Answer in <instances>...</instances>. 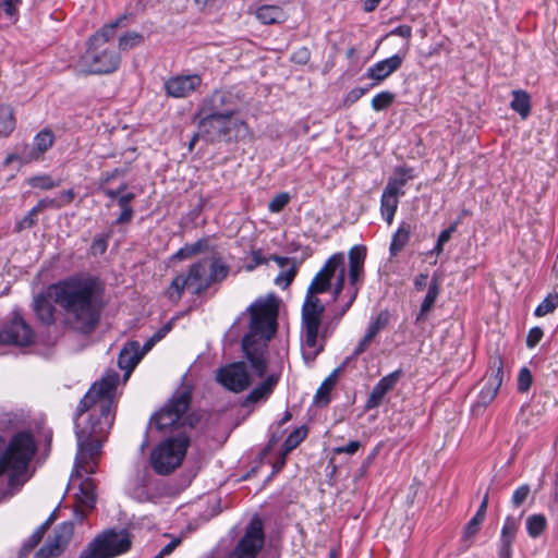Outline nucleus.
<instances>
[{
  "label": "nucleus",
  "instance_id": "nucleus-35",
  "mask_svg": "<svg viewBox=\"0 0 558 558\" xmlns=\"http://www.w3.org/2000/svg\"><path fill=\"white\" fill-rule=\"evenodd\" d=\"M546 526L547 520L543 514H532L526 519V531L533 538L538 537L545 531Z\"/></svg>",
  "mask_w": 558,
  "mask_h": 558
},
{
  "label": "nucleus",
  "instance_id": "nucleus-19",
  "mask_svg": "<svg viewBox=\"0 0 558 558\" xmlns=\"http://www.w3.org/2000/svg\"><path fill=\"white\" fill-rule=\"evenodd\" d=\"M402 372L397 369L386 376H384L373 388L371 395L368 396L365 409L372 410L378 408L385 398V396L393 389L397 385L399 378L401 377Z\"/></svg>",
  "mask_w": 558,
  "mask_h": 558
},
{
  "label": "nucleus",
  "instance_id": "nucleus-54",
  "mask_svg": "<svg viewBox=\"0 0 558 558\" xmlns=\"http://www.w3.org/2000/svg\"><path fill=\"white\" fill-rule=\"evenodd\" d=\"M544 332L539 327H533L530 329L526 337V345L529 348H534L543 338Z\"/></svg>",
  "mask_w": 558,
  "mask_h": 558
},
{
  "label": "nucleus",
  "instance_id": "nucleus-30",
  "mask_svg": "<svg viewBox=\"0 0 558 558\" xmlns=\"http://www.w3.org/2000/svg\"><path fill=\"white\" fill-rule=\"evenodd\" d=\"M487 505H488V495L486 494L484 496L476 513L474 514V517L469 521V523L464 527L463 537L465 539H471L480 531L481 524L483 523L485 515H486Z\"/></svg>",
  "mask_w": 558,
  "mask_h": 558
},
{
  "label": "nucleus",
  "instance_id": "nucleus-11",
  "mask_svg": "<svg viewBox=\"0 0 558 558\" xmlns=\"http://www.w3.org/2000/svg\"><path fill=\"white\" fill-rule=\"evenodd\" d=\"M192 389L187 386L178 389L169 402L150 420V424L158 430L174 427L190 407Z\"/></svg>",
  "mask_w": 558,
  "mask_h": 558
},
{
  "label": "nucleus",
  "instance_id": "nucleus-10",
  "mask_svg": "<svg viewBox=\"0 0 558 558\" xmlns=\"http://www.w3.org/2000/svg\"><path fill=\"white\" fill-rule=\"evenodd\" d=\"M131 547V541L125 533L106 531L95 537L77 558H113Z\"/></svg>",
  "mask_w": 558,
  "mask_h": 558
},
{
  "label": "nucleus",
  "instance_id": "nucleus-27",
  "mask_svg": "<svg viewBox=\"0 0 558 558\" xmlns=\"http://www.w3.org/2000/svg\"><path fill=\"white\" fill-rule=\"evenodd\" d=\"M288 16V13L279 5L264 4L255 11V17L265 25L282 24Z\"/></svg>",
  "mask_w": 558,
  "mask_h": 558
},
{
  "label": "nucleus",
  "instance_id": "nucleus-5",
  "mask_svg": "<svg viewBox=\"0 0 558 558\" xmlns=\"http://www.w3.org/2000/svg\"><path fill=\"white\" fill-rule=\"evenodd\" d=\"M36 450L33 437L28 433H19L5 447L0 436V476H9V486L21 485L20 476L23 475Z\"/></svg>",
  "mask_w": 558,
  "mask_h": 558
},
{
  "label": "nucleus",
  "instance_id": "nucleus-50",
  "mask_svg": "<svg viewBox=\"0 0 558 558\" xmlns=\"http://www.w3.org/2000/svg\"><path fill=\"white\" fill-rule=\"evenodd\" d=\"M269 258L263 256L260 250H254L251 253V262L245 266L247 271L254 270L257 266L267 264Z\"/></svg>",
  "mask_w": 558,
  "mask_h": 558
},
{
  "label": "nucleus",
  "instance_id": "nucleus-41",
  "mask_svg": "<svg viewBox=\"0 0 558 558\" xmlns=\"http://www.w3.org/2000/svg\"><path fill=\"white\" fill-rule=\"evenodd\" d=\"M306 429L296 428L294 429L283 442V457L299 446V444L305 438Z\"/></svg>",
  "mask_w": 558,
  "mask_h": 558
},
{
  "label": "nucleus",
  "instance_id": "nucleus-20",
  "mask_svg": "<svg viewBox=\"0 0 558 558\" xmlns=\"http://www.w3.org/2000/svg\"><path fill=\"white\" fill-rule=\"evenodd\" d=\"M367 250L364 245H355L349 251V283L350 288H360L364 279V263Z\"/></svg>",
  "mask_w": 558,
  "mask_h": 558
},
{
  "label": "nucleus",
  "instance_id": "nucleus-63",
  "mask_svg": "<svg viewBox=\"0 0 558 558\" xmlns=\"http://www.w3.org/2000/svg\"><path fill=\"white\" fill-rule=\"evenodd\" d=\"M458 225H459V222L456 221L452 225H450L449 228L442 230L439 233L437 241L440 242V244L447 243L450 240L452 233L457 230Z\"/></svg>",
  "mask_w": 558,
  "mask_h": 558
},
{
  "label": "nucleus",
  "instance_id": "nucleus-42",
  "mask_svg": "<svg viewBox=\"0 0 558 558\" xmlns=\"http://www.w3.org/2000/svg\"><path fill=\"white\" fill-rule=\"evenodd\" d=\"M395 101V94L391 92H381L375 95L372 99V108L375 111L387 109Z\"/></svg>",
  "mask_w": 558,
  "mask_h": 558
},
{
  "label": "nucleus",
  "instance_id": "nucleus-44",
  "mask_svg": "<svg viewBox=\"0 0 558 558\" xmlns=\"http://www.w3.org/2000/svg\"><path fill=\"white\" fill-rule=\"evenodd\" d=\"M332 389V387H329L323 381L314 396V403L318 407L327 405L330 402V392Z\"/></svg>",
  "mask_w": 558,
  "mask_h": 558
},
{
  "label": "nucleus",
  "instance_id": "nucleus-38",
  "mask_svg": "<svg viewBox=\"0 0 558 558\" xmlns=\"http://www.w3.org/2000/svg\"><path fill=\"white\" fill-rule=\"evenodd\" d=\"M27 183L29 186L34 189H39L44 191L54 189L59 185V182L54 181L49 174H39L31 177L27 180Z\"/></svg>",
  "mask_w": 558,
  "mask_h": 558
},
{
  "label": "nucleus",
  "instance_id": "nucleus-57",
  "mask_svg": "<svg viewBox=\"0 0 558 558\" xmlns=\"http://www.w3.org/2000/svg\"><path fill=\"white\" fill-rule=\"evenodd\" d=\"M361 442L357 441V440H351L348 445L345 446H340V447H336L333 449L335 453L337 454H341V453H347V454H354L360 448H361Z\"/></svg>",
  "mask_w": 558,
  "mask_h": 558
},
{
  "label": "nucleus",
  "instance_id": "nucleus-52",
  "mask_svg": "<svg viewBox=\"0 0 558 558\" xmlns=\"http://www.w3.org/2000/svg\"><path fill=\"white\" fill-rule=\"evenodd\" d=\"M530 495V486L524 484L518 487L512 495V504L515 507L521 506Z\"/></svg>",
  "mask_w": 558,
  "mask_h": 558
},
{
  "label": "nucleus",
  "instance_id": "nucleus-25",
  "mask_svg": "<svg viewBox=\"0 0 558 558\" xmlns=\"http://www.w3.org/2000/svg\"><path fill=\"white\" fill-rule=\"evenodd\" d=\"M142 357L143 353H140V343L137 341H131L121 349L118 356V365L121 369L125 371V377H129Z\"/></svg>",
  "mask_w": 558,
  "mask_h": 558
},
{
  "label": "nucleus",
  "instance_id": "nucleus-2",
  "mask_svg": "<svg viewBox=\"0 0 558 558\" xmlns=\"http://www.w3.org/2000/svg\"><path fill=\"white\" fill-rule=\"evenodd\" d=\"M246 312L250 314V326L242 339V350L253 372L250 373L246 363L241 361L227 364L216 373L217 383L235 393L246 390L256 378L266 375L268 341L277 331V299L272 295L258 298Z\"/></svg>",
  "mask_w": 558,
  "mask_h": 558
},
{
  "label": "nucleus",
  "instance_id": "nucleus-46",
  "mask_svg": "<svg viewBox=\"0 0 558 558\" xmlns=\"http://www.w3.org/2000/svg\"><path fill=\"white\" fill-rule=\"evenodd\" d=\"M337 279H336V283L333 286V291H332V300L336 301L341 292L343 291L344 289V276H345V265H344V255L342 254V266L341 268H338L337 270Z\"/></svg>",
  "mask_w": 558,
  "mask_h": 558
},
{
  "label": "nucleus",
  "instance_id": "nucleus-17",
  "mask_svg": "<svg viewBox=\"0 0 558 558\" xmlns=\"http://www.w3.org/2000/svg\"><path fill=\"white\" fill-rule=\"evenodd\" d=\"M74 525L72 522H63L58 525L46 544L36 553L37 558H54L62 554L73 536Z\"/></svg>",
  "mask_w": 558,
  "mask_h": 558
},
{
  "label": "nucleus",
  "instance_id": "nucleus-51",
  "mask_svg": "<svg viewBox=\"0 0 558 558\" xmlns=\"http://www.w3.org/2000/svg\"><path fill=\"white\" fill-rule=\"evenodd\" d=\"M368 92V88L355 87L351 89L343 99V105L350 107Z\"/></svg>",
  "mask_w": 558,
  "mask_h": 558
},
{
  "label": "nucleus",
  "instance_id": "nucleus-6",
  "mask_svg": "<svg viewBox=\"0 0 558 558\" xmlns=\"http://www.w3.org/2000/svg\"><path fill=\"white\" fill-rule=\"evenodd\" d=\"M197 125L202 137L209 143H238L252 136L248 124L236 116L202 119Z\"/></svg>",
  "mask_w": 558,
  "mask_h": 558
},
{
  "label": "nucleus",
  "instance_id": "nucleus-1",
  "mask_svg": "<svg viewBox=\"0 0 558 558\" xmlns=\"http://www.w3.org/2000/svg\"><path fill=\"white\" fill-rule=\"evenodd\" d=\"M54 304L62 310L64 327L81 335H89L100 322L104 289L97 278L84 274L50 284L46 292L37 294L33 300V310L41 324L50 326L56 323Z\"/></svg>",
  "mask_w": 558,
  "mask_h": 558
},
{
  "label": "nucleus",
  "instance_id": "nucleus-56",
  "mask_svg": "<svg viewBox=\"0 0 558 558\" xmlns=\"http://www.w3.org/2000/svg\"><path fill=\"white\" fill-rule=\"evenodd\" d=\"M351 361V357H347L340 366H338L333 372L324 380L325 384H327L329 387L335 388L339 374L345 368V366Z\"/></svg>",
  "mask_w": 558,
  "mask_h": 558
},
{
  "label": "nucleus",
  "instance_id": "nucleus-58",
  "mask_svg": "<svg viewBox=\"0 0 558 558\" xmlns=\"http://www.w3.org/2000/svg\"><path fill=\"white\" fill-rule=\"evenodd\" d=\"M373 339L374 338L368 337V335L365 333L364 337L360 340V342L355 347V349L353 350L352 355L350 356L351 360L356 359L359 355H361L363 352H365L366 349L369 347Z\"/></svg>",
  "mask_w": 558,
  "mask_h": 558
},
{
  "label": "nucleus",
  "instance_id": "nucleus-55",
  "mask_svg": "<svg viewBox=\"0 0 558 558\" xmlns=\"http://www.w3.org/2000/svg\"><path fill=\"white\" fill-rule=\"evenodd\" d=\"M202 11L211 12L221 7L225 0H194Z\"/></svg>",
  "mask_w": 558,
  "mask_h": 558
},
{
  "label": "nucleus",
  "instance_id": "nucleus-61",
  "mask_svg": "<svg viewBox=\"0 0 558 558\" xmlns=\"http://www.w3.org/2000/svg\"><path fill=\"white\" fill-rule=\"evenodd\" d=\"M35 210L41 213L48 208L59 209L56 203V198L45 197L38 201V203L34 206Z\"/></svg>",
  "mask_w": 558,
  "mask_h": 558
},
{
  "label": "nucleus",
  "instance_id": "nucleus-26",
  "mask_svg": "<svg viewBox=\"0 0 558 558\" xmlns=\"http://www.w3.org/2000/svg\"><path fill=\"white\" fill-rule=\"evenodd\" d=\"M278 379V376L275 374L267 376L259 385L251 390V392L245 397L243 404L248 405L267 400L272 393Z\"/></svg>",
  "mask_w": 558,
  "mask_h": 558
},
{
  "label": "nucleus",
  "instance_id": "nucleus-53",
  "mask_svg": "<svg viewBox=\"0 0 558 558\" xmlns=\"http://www.w3.org/2000/svg\"><path fill=\"white\" fill-rule=\"evenodd\" d=\"M75 192L72 189L60 192L54 198L58 208L64 207L73 202Z\"/></svg>",
  "mask_w": 558,
  "mask_h": 558
},
{
  "label": "nucleus",
  "instance_id": "nucleus-24",
  "mask_svg": "<svg viewBox=\"0 0 558 558\" xmlns=\"http://www.w3.org/2000/svg\"><path fill=\"white\" fill-rule=\"evenodd\" d=\"M519 529V521L515 518L507 517L500 533L499 558H511L512 544Z\"/></svg>",
  "mask_w": 558,
  "mask_h": 558
},
{
  "label": "nucleus",
  "instance_id": "nucleus-37",
  "mask_svg": "<svg viewBox=\"0 0 558 558\" xmlns=\"http://www.w3.org/2000/svg\"><path fill=\"white\" fill-rule=\"evenodd\" d=\"M299 265L300 264L298 262H292V265L289 267V269L281 270L277 275L275 278V283L282 289L288 288L293 282L298 274Z\"/></svg>",
  "mask_w": 558,
  "mask_h": 558
},
{
  "label": "nucleus",
  "instance_id": "nucleus-45",
  "mask_svg": "<svg viewBox=\"0 0 558 558\" xmlns=\"http://www.w3.org/2000/svg\"><path fill=\"white\" fill-rule=\"evenodd\" d=\"M289 201L290 195L288 193H279L269 202L268 209L274 214L280 213L288 205Z\"/></svg>",
  "mask_w": 558,
  "mask_h": 558
},
{
  "label": "nucleus",
  "instance_id": "nucleus-32",
  "mask_svg": "<svg viewBox=\"0 0 558 558\" xmlns=\"http://www.w3.org/2000/svg\"><path fill=\"white\" fill-rule=\"evenodd\" d=\"M510 107L525 119L531 110L529 94L524 90H513Z\"/></svg>",
  "mask_w": 558,
  "mask_h": 558
},
{
  "label": "nucleus",
  "instance_id": "nucleus-3",
  "mask_svg": "<svg viewBox=\"0 0 558 558\" xmlns=\"http://www.w3.org/2000/svg\"><path fill=\"white\" fill-rule=\"evenodd\" d=\"M119 374L116 371H108L99 381L93 384L76 409V421L85 413L89 414V427L80 428L76 422L77 453L75 466L80 468L84 458L96 459L101 449V441L98 439L112 426L114 420L113 397Z\"/></svg>",
  "mask_w": 558,
  "mask_h": 558
},
{
  "label": "nucleus",
  "instance_id": "nucleus-15",
  "mask_svg": "<svg viewBox=\"0 0 558 558\" xmlns=\"http://www.w3.org/2000/svg\"><path fill=\"white\" fill-rule=\"evenodd\" d=\"M203 85V77L198 73L171 75L163 82V89L168 97L187 98L198 92Z\"/></svg>",
  "mask_w": 558,
  "mask_h": 558
},
{
  "label": "nucleus",
  "instance_id": "nucleus-40",
  "mask_svg": "<svg viewBox=\"0 0 558 558\" xmlns=\"http://www.w3.org/2000/svg\"><path fill=\"white\" fill-rule=\"evenodd\" d=\"M144 38L140 33L130 32L125 33L119 38V49L122 51L130 50L134 47L140 46Z\"/></svg>",
  "mask_w": 558,
  "mask_h": 558
},
{
  "label": "nucleus",
  "instance_id": "nucleus-12",
  "mask_svg": "<svg viewBox=\"0 0 558 558\" xmlns=\"http://www.w3.org/2000/svg\"><path fill=\"white\" fill-rule=\"evenodd\" d=\"M120 56L111 48L89 45L80 64L87 74H110L118 70Z\"/></svg>",
  "mask_w": 558,
  "mask_h": 558
},
{
  "label": "nucleus",
  "instance_id": "nucleus-60",
  "mask_svg": "<svg viewBox=\"0 0 558 558\" xmlns=\"http://www.w3.org/2000/svg\"><path fill=\"white\" fill-rule=\"evenodd\" d=\"M96 464V459L89 460L87 458H84L80 468H76L74 465V471L76 472L77 475H80L81 471H84L87 474H93L95 473Z\"/></svg>",
  "mask_w": 558,
  "mask_h": 558
},
{
  "label": "nucleus",
  "instance_id": "nucleus-64",
  "mask_svg": "<svg viewBox=\"0 0 558 558\" xmlns=\"http://www.w3.org/2000/svg\"><path fill=\"white\" fill-rule=\"evenodd\" d=\"M21 0H2V7L7 15L13 16L16 13Z\"/></svg>",
  "mask_w": 558,
  "mask_h": 558
},
{
  "label": "nucleus",
  "instance_id": "nucleus-4",
  "mask_svg": "<svg viewBox=\"0 0 558 558\" xmlns=\"http://www.w3.org/2000/svg\"><path fill=\"white\" fill-rule=\"evenodd\" d=\"M341 266L342 253H335L326 260L307 288L301 310L302 355L306 362H313L316 359L324 350L326 338L332 332L329 325L322 327L325 306L317 294L330 290L331 279Z\"/></svg>",
  "mask_w": 558,
  "mask_h": 558
},
{
  "label": "nucleus",
  "instance_id": "nucleus-16",
  "mask_svg": "<svg viewBox=\"0 0 558 558\" xmlns=\"http://www.w3.org/2000/svg\"><path fill=\"white\" fill-rule=\"evenodd\" d=\"M34 332L29 325L14 313L12 320L0 330V343L25 347L34 341Z\"/></svg>",
  "mask_w": 558,
  "mask_h": 558
},
{
  "label": "nucleus",
  "instance_id": "nucleus-47",
  "mask_svg": "<svg viewBox=\"0 0 558 558\" xmlns=\"http://www.w3.org/2000/svg\"><path fill=\"white\" fill-rule=\"evenodd\" d=\"M533 383L531 371L527 367H522L518 375V390L526 392Z\"/></svg>",
  "mask_w": 558,
  "mask_h": 558
},
{
  "label": "nucleus",
  "instance_id": "nucleus-14",
  "mask_svg": "<svg viewBox=\"0 0 558 558\" xmlns=\"http://www.w3.org/2000/svg\"><path fill=\"white\" fill-rule=\"evenodd\" d=\"M236 112L238 110L232 94L227 90L216 89L202 100L195 117L198 120L234 117Z\"/></svg>",
  "mask_w": 558,
  "mask_h": 558
},
{
  "label": "nucleus",
  "instance_id": "nucleus-48",
  "mask_svg": "<svg viewBox=\"0 0 558 558\" xmlns=\"http://www.w3.org/2000/svg\"><path fill=\"white\" fill-rule=\"evenodd\" d=\"M38 211L33 207L15 226L16 231L31 229L37 223Z\"/></svg>",
  "mask_w": 558,
  "mask_h": 558
},
{
  "label": "nucleus",
  "instance_id": "nucleus-39",
  "mask_svg": "<svg viewBox=\"0 0 558 558\" xmlns=\"http://www.w3.org/2000/svg\"><path fill=\"white\" fill-rule=\"evenodd\" d=\"M388 312L379 313L368 325L366 332L368 337L375 338L388 324Z\"/></svg>",
  "mask_w": 558,
  "mask_h": 558
},
{
  "label": "nucleus",
  "instance_id": "nucleus-8",
  "mask_svg": "<svg viewBox=\"0 0 558 558\" xmlns=\"http://www.w3.org/2000/svg\"><path fill=\"white\" fill-rule=\"evenodd\" d=\"M210 283L206 276L205 266L202 260H197L190 265L186 272L177 275L167 289V296L171 302H179L182 299L184 290L187 289L193 295H201Z\"/></svg>",
  "mask_w": 558,
  "mask_h": 558
},
{
  "label": "nucleus",
  "instance_id": "nucleus-33",
  "mask_svg": "<svg viewBox=\"0 0 558 558\" xmlns=\"http://www.w3.org/2000/svg\"><path fill=\"white\" fill-rule=\"evenodd\" d=\"M15 129L13 109L8 105L0 106V136H9Z\"/></svg>",
  "mask_w": 558,
  "mask_h": 558
},
{
  "label": "nucleus",
  "instance_id": "nucleus-49",
  "mask_svg": "<svg viewBox=\"0 0 558 558\" xmlns=\"http://www.w3.org/2000/svg\"><path fill=\"white\" fill-rule=\"evenodd\" d=\"M110 234L107 233L105 235H98L94 239L90 245V252L93 255L104 254L108 247V239Z\"/></svg>",
  "mask_w": 558,
  "mask_h": 558
},
{
  "label": "nucleus",
  "instance_id": "nucleus-13",
  "mask_svg": "<svg viewBox=\"0 0 558 558\" xmlns=\"http://www.w3.org/2000/svg\"><path fill=\"white\" fill-rule=\"evenodd\" d=\"M265 544L263 522L258 518L251 520L243 536L225 558H257Z\"/></svg>",
  "mask_w": 558,
  "mask_h": 558
},
{
  "label": "nucleus",
  "instance_id": "nucleus-22",
  "mask_svg": "<svg viewBox=\"0 0 558 558\" xmlns=\"http://www.w3.org/2000/svg\"><path fill=\"white\" fill-rule=\"evenodd\" d=\"M402 61L403 58L401 56L393 54L369 66L365 75L367 78L374 81L372 86H375L396 72L401 66Z\"/></svg>",
  "mask_w": 558,
  "mask_h": 558
},
{
  "label": "nucleus",
  "instance_id": "nucleus-18",
  "mask_svg": "<svg viewBox=\"0 0 558 558\" xmlns=\"http://www.w3.org/2000/svg\"><path fill=\"white\" fill-rule=\"evenodd\" d=\"M490 369L492 373L478 395V402L484 407L488 405L496 398L502 385L504 362L501 356L496 355L490 359Z\"/></svg>",
  "mask_w": 558,
  "mask_h": 558
},
{
  "label": "nucleus",
  "instance_id": "nucleus-31",
  "mask_svg": "<svg viewBox=\"0 0 558 558\" xmlns=\"http://www.w3.org/2000/svg\"><path fill=\"white\" fill-rule=\"evenodd\" d=\"M439 295V288L437 280H433L428 287V291L421 304L420 312L416 316V322L425 319V315L433 308L435 302Z\"/></svg>",
  "mask_w": 558,
  "mask_h": 558
},
{
  "label": "nucleus",
  "instance_id": "nucleus-36",
  "mask_svg": "<svg viewBox=\"0 0 558 558\" xmlns=\"http://www.w3.org/2000/svg\"><path fill=\"white\" fill-rule=\"evenodd\" d=\"M558 307V293L548 294L535 308L534 315L536 317L546 316Z\"/></svg>",
  "mask_w": 558,
  "mask_h": 558
},
{
  "label": "nucleus",
  "instance_id": "nucleus-43",
  "mask_svg": "<svg viewBox=\"0 0 558 558\" xmlns=\"http://www.w3.org/2000/svg\"><path fill=\"white\" fill-rule=\"evenodd\" d=\"M52 520H53V513L50 515V518L44 524H41L39 527H37L34 531V533L27 539L25 546L33 548L36 545H38L40 543V541L43 539V537L46 533V530L48 529V526Z\"/></svg>",
  "mask_w": 558,
  "mask_h": 558
},
{
  "label": "nucleus",
  "instance_id": "nucleus-21",
  "mask_svg": "<svg viewBox=\"0 0 558 558\" xmlns=\"http://www.w3.org/2000/svg\"><path fill=\"white\" fill-rule=\"evenodd\" d=\"M201 260L205 266L210 287L223 282L230 274V265L218 254L206 256Z\"/></svg>",
  "mask_w": 558,
  "mask_h": 558
},
{
  "label": "nucleus",
  "instance_id": "nucleus-29",
  "mask_svg": "<svg viewBox=\"0 0 558 558\" xmlns=\"http://www.w3.org/2000/svg\"><path fill=\"white\" fill-rule=\"evenodd\" d=\"M413 226L409 222L402 221L393 233L389 252L391 256H396L399 252H401L404 246L408 244L410 240V235L413 231Z\"/></svg>",
  "mask_w": 558,
  "mask_h": 558
},
{
  "label": "nucleus",
  "instance_id": "nucleus-34",
  "mask_svg": "<svg viewBox=\"0 0 558 558\" xmlns=\"http://www.w3.org/2000/svg\"><path fill=\"white\" fill-rule=\"evenodd\" d=\"M120 20L121 19L101 27L97 33H95L89 38L88 44L96 45V46H104L105 44H107L110 39L113 38L116 28L118 27Z\"/></svg>",
  "mask_w": 558,
  "mask_h": 558
},
{
  "label": "nucleus",
  "instance_id": "nucleus-59",
  "mask_svg": "<svg viewBox=\"0 0 558 558\" xmlns=\"http://www.w3.org/2000/svg\"><path fill=\"white\" fill-rule=\"evenodd\" d=\"M359 290L360 288H350V295H349V301L347 302V304L339 311V313L336 314V320L339 322L341 319V317L347 313V311L351 307V305L353 304V302L355 301L356 299V295L359 293Z\"/></svg>",
  "mask_w": 558,
  "mask_h": 558
},
{
  "label": "nucleus",
  "instance_id": "nucleus-9",
  "mask_svg": "<svg viewBox=\"0 0 558 558\" xmlns=\"http://www.w3.org/2000/svg\"><path fill=\"white\" fill-rule=\"evenodd\" d=\"M415 177L413 168L398 167L389 178L380 198V213L388 225H391L396 215L399 197L404 195L403 186Z\"/></svg>",
  "mask_w": 558,
  "mask_h": 558
},
{
  "label": "nucleus",
  "instance_id": "nucleus-28",
  "mask_svg": "<svg viewBox=\"0 0 558 558\" xmlns=\"http://www.w3.org/2000/svg\"><path fill=\"white\" fill-rule=\"evenodd\" d=\"M53 142L54 135L50 130L45 129L40 131L34 137V147L28 151V157L24 158V162L39 159L43 154L52 147Z\"/></svg>",
  "mask_w": 558,
  "mask_h": 558
},
{
  "label": "nucleus",
  "instance_id": "nucleus-23",
  "mask_svg": "<svg viewBox=\"0 0 558 558\" xmlns=\"http://www.w3.org/2000/svg\"><path fill=\"white\" fill-rule=\"evenodd\" d=\"M77 507L75 509V518L83 521L85 510L94 508L96 502V485L92 478H85L80 484V492L76 494Z\"/></svg>",
  "mask_w": 558,
  "mask_h": 558
},
{
  "label": "nucleus",
  "instance_id": "nucleus-62",
  "mask_svg": "<svg viewBox=\"0 0 558 558\" xmlns=\"http://www.w3.org/2000/svg\"><path fill=\"white\" fill-rule=\"evenodd\" d=\"M135 198V194L132 192L122 194L118 197L117 204L121 208V210L125 208H132L131 203Z\"/></svg>",
  "mask_w": 558,
  "mask_h": 558
},
{
  "label": "nucleus",
  "instance_id": "nucleus-7",
  "mask_svg": "<svg viewBox=\"0 0 558 558\" xmlns=\"http://www.w3.org/2000/svg\"><path fill=\"white\" fill-rule=\"evenodd\" d=\"M190 439L180 434L161 441L150 453V464L160 475H168L179 468L185 457Z\"/></svg>",
  "mask_w": 558,
  "mask_h": 558
}]
</instances>
